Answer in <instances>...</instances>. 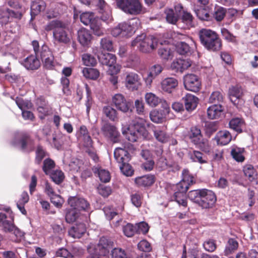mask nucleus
<instances>
[{
	"instance_id": "412c9836",
	"label": "nucleus",
	"mask_w": 258,
	"mask_h": 258,
	"mask_svg": "<svg viewBox=\"0 0 258 258\" xmlns=\"http://www.w3.org/2000/svg\"><path fill=\"white\" fill-rule=\"evenodd\" d=\"M182 100L184 103L185 109L188 112L195 110L199 103V98L191 94H187Z\"/></svg>"
},
{
	"instance_id": "864d4df0",
	"label": "nucleus",
	"mask_w": 258,
	"mask_h": 258,
	"mask_svg": "<svg viewBox=\"0 0 258 258\" xmlns=\"http://www.w3.org/2000/svg\"><path fill=\"white\" fill-rule=\"evenodd\" d=\"M22 16V14L19 11H16L15 10L9 9L6 7H3L0 9L1 16Z\"/></svg>"
},
{
	"instance_id": "aec40b11",
	"label": "nucleus",
	"mask_w": 258,
	"mask_h": 258,
	"mask_svg": "<svg viewBox=\"0 0 258 258\" xmlns=\"http://www.w3.org/2000/svg\"><path fill=\"white\" fill-rule=\"evenodd\" d=\"M191 65V61L188 59H177L174 60L171 64V68L176 72L182 73Z\"/></svg>"
},
{
	"instance_id": "9d476101",
	"label": "nucleus",
	"mask_w": 258,
	"mask_h": 258,
	"mask_svg": "<svg viewBox=\"0 0 258 258\" xmlns=\"http://www.w3.org/2000/svg\"><path fill=\"white\" fill-rule=\"evenodd\" d=\"M187 137L192 144L203 150L208 146L207 142L203 138L201 130L197 126L190 128Z\"/></svg>"
},
{
	"instance_id": "09e8293b",
	"label": "nucleus",
	"mask_w": 258,
	"mask_h": 258,
	"mask_svg": "<svg viewBox=\"0 0 258 258\" xmlns=\"http://www.w3.org/2000/svg\"><path fill=\"white\" fill-rule=\"evenodd\" d=\"M185 194L180 193L179 191H175L173 198L174 200L179 205L184 207L187 206V202L185 199Z\"/></svg>"
},
{
	"instance_id": "4d7b16f0",
	"label": "nucleus",
	"mask_w": 258,
	"mask_h": 258,
	"mask_svg": "<svg viewBox=\"0 0 258 258\" xmlns=\"http://www.w3.org/2000/svg\"><path fill=\"white\" fill-rule=\"evenodd\" d=\"M16 103L19 108L22 110L25 109L31 108L32 106L30 101L28 100H24L21 97H17L15 99Z\"/></svg>"
},
{
	"instance_id": "8fccbe9b",
	"label": "nucleus",
	"mask_w": 258,
	"mask_h": 258,
	"mask_svg": "<svg viewBox=\"0 0 258 258\" xmlns=\"http://www.w3.org/2000/svg\"><path fill=\"white\" fill-rule=\"evenodd\" d=\"M100 47L104 50L113 51V46L112 40L107 37L102 38L100 41Z\"/></svg>"
},
{
	"instance_id": "6ab92c4d",
	"label": "nucleus",
	"mask_w": 258,
	"mask_h": 258,
	"mask_svg": "<svg viewBox=\"0 0 258 258\" xmlns=\"http://www.w3.org/2000/svg\"><path fill=\"white\" fill-rule=\"evenodd\" d=\"M113 246L114 243L112 241L106 237H102L100 239L98 245L96 247L102 255L105 256Z\"/></svg>"
},
{
	"instance_id": "4468645a",
	"label": "nucleus",
	"mask_w": 258,
	"mask_h": 258,
	"mask_svg": "<svg viewBox=\"0 0 258 258\" xmlns=\"http://www.w3.org/2000/svg\"><path fill=\"white\" fill-rule=\"evenodd\" d=\"M123 232L124 235L128 237H132L135 233L145 234V223L141 222L136 224L135 226L127 223L123 227Z\"/></svg>"
},
{
	"instance_id": "39448f33",
	"label": "nucleus",
	"mask_w": 258,
	"mask_h": 258,
	"mask_svg": "<svg viewBox=\"0 0 258 258\" xmlns=\"http://www.w3.org/2000/svg\"><path fill=\"white\" fill-rule=\"evenodd\" d=\"M145 121L141 119L137 121L134 125L130 126L126 129H122V133L126 138L131 142H134L138 140L145 139Z\"/></svg>"
},
{
	"instance_id": "2f4dec72",
	"label": "nucleus",
	"mask_w": 258,
	"mask_h": 258,
	"mask_svg": "<svg viewBox=\"0 0 258 258\" xmlns=\"http://www.w3.org/2000/svg\"><path fill=\"white\" fill-rule=\"evenodd\" d=\"M166 114L162 111L154 109L150 113L151 120L157 123L163 122L166 120Z\"/></svg>"
},
{
	"instance_id": "9b49d317",
	"label": "nucleus",
	"mask_w": 258,
	"mask_h": 258,
	"mask_svg": "<svg viewBox=\"0 0 258 258\" xmlns=\"http://www.w3.org/2000/svg\"><path fill=\"white\" fill-rule=\"evenodd\" d=\"M184 86L188 91L197 92L201 88V82L199 77L195 74H188L184 77Z\"/></svg>"
},
{
	"instance_id": "2eb2a0df",
	"label": "nucleus",
	"mask_w": 258,
	"mask_h": 258,
	"mask_svg": "<svg viewBox=\"0 0 258 258\" xmlns=\"http://www.w3.org/2000/svg\"><path fill=\"white\" fill-rule=\"evenodd\" d=\"M125 87L130 90H137L141 84L139 76L135 73H128L126 74L124 80Z\"/></svg>"
},
{
	"instance_id": "a18cd8bd",
	"label": "nucleus",
	"mask_w": 258,
	"mask_h": 258,
	"mask_svg": "<svg viewBox=\"0 0 258 258\" xmlns=\"http://www.w3.org/2000/svg\"><path fill=\"white\" fill-rule=\"evenodd\" d=\"M9 56H4L0 58V73L5 74L11 71L9 67L10 62Z\"/></svg>"
},
{
	"instance_id": "4be33fe9",
	"label": "nucleus",
	"mask_w": 258,
	"mask_h": 258,
	"mask_svg": "<svg viewBox=\"0 0 258 258\" xmlns=\"http://www.w3.org/2000/svg\"><path fill=\"white\" fill-rule=\"evenodd\" d=\"M228 94L231 101L234 104H238L236 102L243 95V90L241 87L239 85L232 86L228 90Z\"/></svg>"
},
{
	"instance_id": "774afa93",
	"label": "nucleus",
	"mask_w": 258,
	"mask_h": 258,
	"mask_svg": "<svg viewBox=\"0 0 258 258\" xmlns=\"http://www.w3.org/2000/svg\"><path fill=\"white\" fill-rule=\"evenodd\" d=\"M70 253V258H80L84 254V251L81 247L73 246Z\"/></svg>"
},
{
	"instance_id": "20e7f679",
	"label": "nucleus",
	"mask_w": 258,
	"mask_h": 258,
	"mask_svg": "<svg viewBox=\"0 0 258 258\" xmlns=\"http://www.w3.org/2000/svg\"><path fill=\"white\" fill-rule=\"evenodd\" d=\"M147 40L148 46H150L152 50L157 47L158 42L161 45V46L158 49V53L162 59L168 60L172 59L174 56V51L173 48H171V46L168 45V41H159L158 38L152 35L149 36L147 38Z\"/></svg>"
},
{
	"instance_id": "3c124183",
	"label": "nucleus",
	"mask_w": 258,
	"mask_h": 258,
	"mask_svg": "<svg viewBox=\"0 0 258 258\" xmlns=\"http://www.w3.org/2000/svg\"><path fill=\"white\" fill-rule=\"evenodd\" d=\"M223 101V95L221 92L218 91L213 92L209 98V102L211 103L220 104V103L222 102Z\"/></svg>"
},
{
	"instance_id": "b1692460",
	"label": "nucleus",
	"mask_w": 258,
	"mask_h": 258,
	"mask_svg": "<svg viewBox=\"0 0 258 258\" xmlns=\"http://www.w3.org/2000/svg\"><path fill=\"white\" fill-rule=\"evenodd\" d=\"M231 134L226 130L218 132L214 138L217 144L222 146L227 145L231 141Z\"/></svg>"
},
{
	"instance_id": "ea45409f",
	"label": "nucleus",
	"mask_w": 258,
	"mask_h": 258,
	"mask_svg": "<svg viewBox=\"0 0 258 258\" xmlns=\"http://www.w3.org/2000/svg\"><path fill=\"white\" fill-rule=\"evenodd\" d=\"M190 159L194 162H199L200 164L207 163V158L202 152L194 150L192 153H189Z\"/></svg>"
},
{
	"instance_id": "f03ea898",
	"label": "nucleus",
	"mask_w": 258,
	"mask_h": 258,
	"mask_svg": "<svg viewBox=\"0 0 258 258\" xmlns=\"http://www.w3.org/2000/svg\"><path fill=\"white\" fill-rule=\"evenodd\" d=\"M69 24L59 20L49 22L45 27L47 31L53 30V37L55 42L67 44L71 42L72 36L69 33Z\"/></svg>"
},
{
	"instance_id": "e433bc0d",
	"label": "nucleus",
	"mask_w": 258,
	"mask_h": 258,
	"mask_svg": "<svg viewBox=\"0 0 258 258\" xmlns=\"http://www.w3.org/2000/svg\"><path fill=\"white\" fill-rule=\"evenodd\" d=\"M218 123L217 122H207L204 126V132L205 136L210 138L218 130Z\"/></svg>"
},
{
	"instance_id": "f3484780",
	"label": "nucleus",
	"mask_w": 258,
	"mask_h": 258,
	"mask_svg": "<svg viewBox=\"0 0 258 258\" xmlns=\"http://www.w3.org/2000/svg\"><path fill=\"white\" fill-rule=\"evenodd\" d=\"M112 102L118 110L123 112H126L130 108V103L120 94H115L112 98Z\"/></svg>"
},
{
	"instance_id": "ddd939ff",
	"label": "nucleus",
	"mask_w": 258,
	"mask_h": 258,
	"mask_svg": "<svg viewBox=\"0 0 258 258\" xmlns=\"http://www.w3.org/2000/svg\"><path fill=\"white\" fill-rule=\"evenodd\" d=\"M103 134L113 143H117L119 141L120 134L116 127L109 123H104L101 127Z\"/></svg>"
},
{
	"instance_id": "79ce46f5",
	"label": "nucleus",
	"mask_w": 258,
	"mask_h": 258,
	"mask_svg": "<svg viewBox=\"0 0 258 258\" xmlns=\"http://www.w3.org/2000/svg\"><path fill=\"white\" fill-rule=\"evenodd\" d=\"M79 216L80 212L76 208L71 207L66 213V221L69 223H73L79 218Z\"/></svg>"
},
{
	"instance_id": "473e14b6",
	"label": "nucleus",
	"mask_w": 258,
	"mask_h": 258,
	"mask_svg": "<svg viewBox=\"0 0 258 258\" xmlns=\"http://www.w3.org/2000/svg\"><path fill=\"white\" fill-rule=\"evenodd\" d=\"M236 11L233 9H226L223 7L217 6L215 8L214 16H234Z\"/></svg>"
},
{
	"instance_id": "cd10ccee",
	"label": "nucleus",
	"mask_w": 258,
	"mask_h": 258,
	"mask_svg": "<svg viewBox=\"0 0 258 258\" xmlns=\"http://www.w3.org/2000/svg\"><path fill=\"white\" fill-rule=\"evenodd\" d=\"M22 64L27 69L36 70L40 66V63L36 56L31 55L26 58Z\"/></svg>"
},
{
	"instance_id": "a211bd4d",
	"label": "nucleus",
	"mask_w": 258,
	"mask_h": 258,
	"mask_svg": "<svg viewBox=\"0 0 258 258\" xmlns=\"http://www.w3.org/2000/svg\"><path fill=\"white\" fill-rule=\"evenodd\" d=\"M78 139L83 143L84 146L91 147L93 145V141L89 135L88 129L85 125H81L77 133Z\"/></svg>"
},
{
	"instance_id": "13d9d810",
	"label": "nucleus",
	"mask_w": 258,
	"mask_h": 258,
	"mask_svg": "<svg viewBox=\"0 0 258 258\" xmlns=\"http://www.w3.org/2000/svg\"><path fill=\"white\" fill-rule=\"evenodd\" d=\"M203 247L205 250L208 252H214L217 248L216 241L212 239H208L204 241Z\"/></svg>"
},
{
	"instance_id": "1a4fd4ad",
	"label": "nucleus",
	"mask_w": 258,
	"mask_h": 258,
	"mask_svg": "<svg viewBox=\"0 0 258 258\" xmlns=\"http://www.w3.org/2000/svg\"><path fill=\"white\" fill-rule=\"evenodd\" d=\"M117 7L127 14L137 15L142 10L139 0H116Z\"/></svg>"
},
{
	"instance_id": "de8ad7c7",
	"label": "nucleus",
	"mask_w": 258,
	"mask_h": 258,
	"mask_svg": "<svg viewBox=\"0 0 258 258\" xmlns=\"http://www.w3.org/2000/svg\"><path fill=\"white\" fill-rule=\"evenodd\" d=\"M88 255L86 258H101L102 253H100L96 246L89 245L87 247Z\"/></svg>"
},
{
	"instance_id": "423d86ee",
	"label": "nucleus",
	"mask_w": 258,
	"mask_h": 258,
	"mask_svg": "<svg viewBox=\"0 0 258 258\" xmlns=\"http://www.w3.org/2000/svg\"><path fill=\"white\" fill-rule=\"evenodd\" d=\"M114 156L117 162L121 163L119 166L121 172L126 176H132L134 170L130 164L126 163L130 160L128 153L123 148H117L114 150Z\"/></svg>"
},
{
	"instance_id": "37998d69",
	"label": "nucleus",
	"mask_w": 258,
	"mask_h": 258,
	"mask_svg": "<svg viewBox=\"0 0 258 258\" xmlns=\"http://www.w3.org/2000/svg\"><path fill=\"white\" fill-rule=\"evenodd\" d=\"M84 76L87 79H97L100 75L99 72L96 69L85 68L82 70Z\"/></svg>"
},
{
	"instance_id": "49530a36",
	"label": "nucleus",
	"mask_w": 258,
	"mask_h": 258,
	"mask_svg": "<svg viewBox=\"0 0 258 258\" xmlns=\"http://www.w3.org/2000/svg\"><path fill=\"white\" fill-rule=\"evenodd\" d=\"M82 59L84 65L94 67L97 64L96 59L89 53H84L82 56Z\"/></svg>"
},
{
	"instance_id": "58836bf2",
	"label": "nucleus",
	"mask_w": 258,
	"mask_h": 258,
	"mask_svg": "<svg viewBox=\"0 0 258 258\" xmlns=\"http://www.w3.org/2000/svg\"><path fill=\"white\" fill-rule=\"evenodd\" d=\"M99 17H95L90 26V28L93 31L95 35L100 36L103 35L104 30L100 25V19Z\"/></svg>"
},
{
	"instance_id": "4c0bfd02",
	"label": "nucleus",
	"mask_w": 258,
	"mask_h": 258,
	"mask_svg": "<svg viewBox=\"0 0 258 258\" xmlns=\"http://www.w3.org/2000/svg\"><path fill=\"white\" fill-rule=\"evenodd\" d=\"M95 174H97L100 180L103 182H108L110 180V175L108 171L100 167H95L93 168Z\"/></svg>"
},
{
	"instance_id": "052dcab7",
	"label": "nucleus",
	"mask_w": 258,
	"mask_h": 258,
	"mask_svg": "<svg viewBox=\"0 0 258 258\" xmlns=\"http://www.w3.org/2000/svg\"><path fill=\"white\" fill-rule=\"evenodd\" d=\"M103 112L110 120L115 121L117 118L116 111L110 106H105Z\"/></svg>"
},
{
	"instance_id": "603ef678",
	"label": "nucleus",
	"mask_w": 258,
	"mask_h": 258,
	"mask_svg": "<svg viewBox=\"0 0 258 258\" xmlns=\"http://www.w3.org/2000/svg\"><path fill=\"white\" fill-rule=\"evenodd\" d=\"M154 135L156 139L162 143L167 142L168 136L165 131L160 129L154 130Z\"/></svg>"
},
{
	"instance_id": "680f3d73",
	"label": "nucleus",
	"mask_w": 258,
	"mask_h": 258,
	"mask_svg": "<svg viewBox=\"0 0 258 258\" xmlns=\"http://www.w3.org/2000/svg\"><path fill=\"white\" fill-rule=\"evenodd\" d=\"M50 177L52 180L56 184H59L64 179L63 173L60 170L53 171L50 174Z\"/></svg>"
},
{
	"instance_id": "c756f323",
	"label": "nucleus",
	"mask_w": 258,
	"mask_h": 258,
	"mask_svg": "<svg viewBox=\"0 0 258 258\" xmlns=\"http://www.w3.org/2000/svg\"><path fill=\"white\" fill-rule=\"evenodd\" d=\"M162 71V68L160 65L155 64L149 70V73L148 77L146 78V86H151L153 80Z\"/></svg>"
},
{
	"instance_id": "e2e57ef3",
	"label": "nucleus",
	"mask_w": 258,
	"mask_h": 258,
	"mask_svg": "<svg viewBox=\"0 0 258 258\" xmlns=\"http://www.w3.org/2000/svg\"><path fill=\"white\" fill-rule=\"evenodd\" d=\"M175 16H192L182 6L181 4H178L174 6Z\"/></svg>"
},
{
	"instance_id": "dca6fc26",
	"label": "nucleus",
	"mask_w": 258,
	"mask_h": 258,
	"mask_svg": "<svg viewBox=\"0 0 258 258\" xmlns=\"http://www.w3.org/2000/svg\"><path fill=\"white\" fill-rule=\"evenodd\" d=\"M68 203L71 207L76 208L79 212L81 210L88 211L90 209L89 203L83 198L71 197L69 199Z\"/></svg>"
},
{
	"instance_id": "7ed1b4c3",
	"label": "nucleus",
	"mask_w": 258,
	"mask_h": 258,
	"mask_svg": "<svg viewBox=\"0 0 258 258\" xmlns=\"http://www.w3.org/2000/svg\"><path fill=\"white\" fill-rule=\"evenodd\" d=\"M201 44L209 51L217 52L222 47V42L219 35L214 31L203 28L199 32Z\"/></svg>"
},
{
	"instance_id": "c03bdc74",
	"label": "nucleus",
	"mask_w": 258,
	"mask_h": 258,
	"mask_svg": "<svg viewBox=\"0 0 258 258\" xmlns=\"http://www.w3.org/2000/svg\"><path fill=\"white\" fill-rule=\"evenodd\" d=\"M176 51L181 55H185L191 53V48L189 45L184 42H179L176 46Z\"/></svg>"
},
{
	"instance_id": "a878e982",
	"label": "nucleus",
	"mask_w": 258,
	"mask_h": 258,
	"mask_svg": "<svg viewBox=\"0 0 258 258\" xmlns=\"http://www.w3.org/2000/svg\"><path fill=\"white\" fill-rule=\"evenodd\" d=\"M78 38L82 45L88 47L91 43L92 35L88 30L81 29L78 32Z\"/></svg>"
},
{
	"instance_id": "6e6d98bb",
	"label": "nucleus",
	"mask_w": 258,
	"mask_h": 258,
	"mask_svg": "<svg viewBox=\"0 0 258 258\" xmlns=\"http://www.w3.org/2000/svg\"><path fill=\"white\" fill-rule=\"evenodd\" d=\"M222 37L226 41L236 43L237 42L236 37L233 35L227 29L223 28L221 30Z\"/></svg>"
},
{
	"instance_id": "c9c22d12",
	"label": "nucleus",
	"mask_w": 258,
	"mask_h": 258,
	"mask_svg": "<svg viewBox=\"0 0 258 258\" xmlns=\"http://www.w3.org/2000/svg\"><path fill=\"white\" fill-rule=\"evenodd\" d=\"M133 47H136L140 51L144 52L145 48V34L142 33L136 37L131 43Z\"/></svg>"
},
{
	"instance_id": "0e129e2a",
	"label": "nucleus",
	"mask_w": 258,
	"mask_h": 258,
	"mask_svg": "<svg viewBox=\"0 0 258 258\" xmlns=\"http://www.w3.org/2000/svg\"><path fill=\"white\" fill-rule=\"evenodd\" d=\"M51 51L49 50L48 47L46 45H43L39 52V56L41 58L42 61L45 58H49V57L51 58Z\"/></svg>"
},
{
	"instance_id": "f257e3e1",
	"label": "nucleus",
	"mask_w": 258,
	"mask_h": 258,
	"mask_svg": "<svg viewBox=\"0 0 258 258\" xmlns=\"http://www.w3.org/2000/svg\"><path fill=\"white\" fill-rule=\"evenodd\" d=\"M187 196L191 201L202 209L212 208L217 201L215 194L206 188L190 190L188 192Z\"/></svg>"
},
{
	"instance_id": "bf43d9fd",
	"label": "nucleus",
	"mask_w": 258,
	"mask_h": 258,
	"mask_svg": "<svg viewBox=\"0 0 258 258\" xmlns=\"http://www.w3.org/2000/svg\"><path fill=\"white\" fill-rule=\"evenodd\" d=\"M182 179L181 180L186 182L189 184V185H192L196 183L194 177L189 172L187 169H184L182 172Z\"/></svg>"
},
{
	"instance_id": "bb28decb",
	"label": "nucleus",
	"mask_w": 258,
	"mask_h": 258,
	"mask_svg": "<svg viewBox=\"0 0 258 258\" xmlns=\"http://www.w3.org/2000/svg\"><path fill=\"white\" fill-rule=\"evenodd\" d=\"M85 225L83 223L76 224L69 231V234L74 238H80L85 233Z\"/></svg>"
},
{
	"instance_id": "69168bd1",
	"label": "nucleus",
	"mask_w": 258,
	"mask_h": 258,
	"mask_svg": "<svg viewBox=\"0 0 258 258\" xmlns=\"http://www.w3.org/2000/svg\"><path fill=\"white\" fill-rule=\"evenodd\" d=\"M189 187V185L188 183L181 180L175 185L174 190L175 191H179L180 193L185 194Z\"/></svg>"
},
{
	"instance_id": "393cba45",
	"label": "nucleus",
	"mask_w": 258,
	"mask_h": 258,
	"mask_svg": "<svg viewBox=\"0 0 258 258\" xmlns=\"http://www.w3.org/2000/svg\"><path fill=\"white\" fill-rule=\"evenodd\" d=\"M178 82L174 78H167L161 82L162 89L168 93H171L177 87Z\"/></svg>"
},
{
	"instance_id": "6e6552de",
	"label": "nucleus",
	"mask_w": 258,
	"mask_h": 258,
	"mask_svg": "<svg viewBox=\"0 0 258 258\" xmlns=\"http://www.w3.org/2000/svg\"><path fill=\"white\" fill-rule=\"evenodd\" d=\"M139 20L136 18H133L129 22L122 23L119 24L116 27L112 30V34L114 37L121 36V37H130L136 31V26L134 25L135 23L137 24Z\"/></svg>"
},
{
	"instance_id": "5701e85b",
	"label": "nucleus",
	"mask_w": 258,
	"mask_h": 258,
	"mask_svg": "<svg viewBox=\"0 0 258 258\" xmlns=\"http://www.w3.org/2000/svg\"><path fill=\"white\" fill-rule=\"evenodd\" d=\"M223 110V107L221 104H214L208 107L207 116L210 119H218L222 114Z\"/></svg>"
},
{
	"instance_id": "5fc2aeb1",
	"label": "nucleus",
	"mask_w": 258,
	"mask_h": 258,
	"mask_svg": "<svg viewBox=\"0 0 258 258\" xmlns=\"http://www.w3.org/2000/svg\"><path fill=\"white\" fill-rule=\"evenodd\" d=\"M160 102V99L155 94L146 93V103L152 107L156 106Z\"/></svg>"
},
{
	"instance_id": "338daca9",
	"label": "nucleus",
	"mask_w": 258,
	"mask_h": 258,
	"mask_svg": "<svg viewBox=\"0 0 258 258\" xmlns=\"http://www.w3.org/2000/svg\"><path fill=\"white\" fill-rule=\"evenodd\" d=\"M112 258H128L124 250L120 248H114L111 251Z\"/></svg>"
},
{
	"instance_id": "f704fd0d",
	"label": "nucleus",
	"mask_w": 258,
	"mask_h": 258,
	"mask_svg": "<svg viewBox=\"0 0 258 258\" xmlns=\"http://www.w3.org/2000/svg\"><path fill=\"white\" fill-rule=\"evenodd\" d=\"M244 124V120L242 118L238 117L232 118L229 123L231 128L239 133L242 132Z\"/></svg>"
},
{
	"instance_id": "a19ab883",
	"label": "nucleus",
	"mask_w": 258,
	"mask_h": 258,
	"mask_svg": "<svg viewBox=\"0 0 258 258\" xmlns=\"http://www.w3.org/2000/svg\"><path fill=\"white\" fill-rule=\"evenodd\" d=\"M244 152V149L243 148L236 147L231 149V155L237 162H242L245 160V157L243 155Z\"/></svg>"
},
{
	"instance_id": "72a5a7b5",
	"label": "nucleus",
	"mask_w": 258,
	"mask_h": 258,
	"mask_svg": "<svg viewBox=\"0 0 258 258\" xmlns=\"http://www.w3.org/2000/svg\"><path fill=\"white\" fill-rule=\"evenodd\" d=\"M245 176L250 181H254L257 178V172L253 166L250 164L246 165L243 169Z\"/></svg>"
},
{
	"instance_id": "c85d7f7f",
	"label": "nucleus",
	"mask_w": 258,
	"mask_h": 258,
	"mask_svg": "<svg viewBox=\"0 0 258 258\" xmlns=\"http://www.w3.org/2000/svg\"><path fill=\"white\" fill-rule=\"evenodd\" d=\"M46 8V4L43 1H32L31 4V16H36L44 11Z\"/></svg>"
},
{
	"instance_id": "7c9ffc66",
	"label": "nucleus",
	"mask_w": 258,
	"mask_h": 258,
	"mask_svg": "<svg viewBox=\"0 0 258 258\" xmlns=\"http://www.w3.org/2000/svg\"><path fill=\"white\" fill-rule=\"evenodd\" d=\"M238 241L234 238H230L225 247L224 253L225 255H228L234 253L238 248Z\"/></svg>"
},
{
	"instance_id": "f8f14e48",
	"label": "nucleus",
	"mask_w": 258,
	"mask_h": 258,
	"mask_svg": "<svg viewBox=\"0 0 258 258\" xmlns=\"http://www.w3.org/2000/svg\"><path fill=\"white\" fill-rule=\"evenodd\" d=\"M0 226L3 228V230L5 232H9L13 234L15 238H12V240L16 242L20 241L24 235L22 231L17 227L12 222L8 220Z\"/></svg>"
},
{
	"instance_id": "0eeeda50",
	"label": "nucleus",
	"mask_w": 258,
	"mask_h": 258,
	"mask_svg": "<svg viewBox=\"0 0 258 258\" xmlns=\"http://www.w3.org/2000/svg\"><path fill=\"white\" fill-rule=\"evenodd\" d=\"M93 52L96 54L100 62L109 67L108 72L111 73H118L120 71V66L116 64V56L109 53H100L97 48H93Z\"/></svg>"
}]
</instances>
